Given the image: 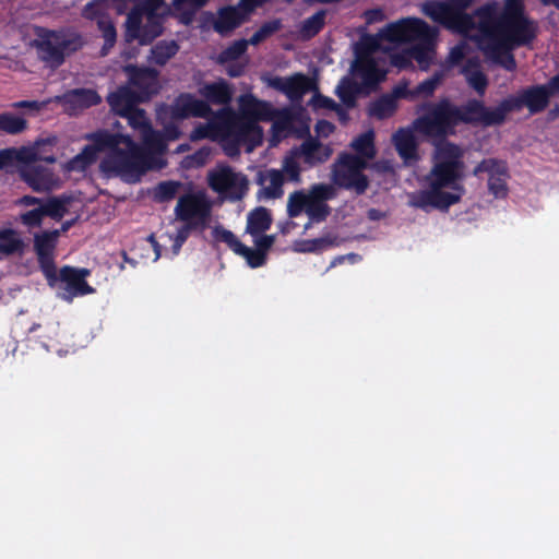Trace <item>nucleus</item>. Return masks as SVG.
I'll use <instances>...</instances> for the list:
<instances>
[{
    "label": "nucleus",
    "mask_w": 559,
    "mask_h": 559,
    "mask_svg": "<svg viewBox=\"0 0 559 559\" xmlns=\"http://www.w3.org/2000/svg\"><path fill=\"white\" fill-rule=\"evenodd\" d=\"M180 187L181 182L179 181H162L154 189V200L160 203L169 202L176 197Z\"/></svg>",
    "instance_id": "nucleus-52"
},
{
    "label": "nucleus",
    "mask_w": 559,
    "mask_h": 559,
    "mask_svg": "<svg viewBox=\"0 0 559 559\" xmlns=\"http://www.w3.org/2000/svg\"><path fill=\"white\" fill-rule=\"evenodd\" d=\"M216 140H218L221 142L222 148L228 157L239 156L241 145L245 144L239 139L231 136V135H226L224 132H219Z\"/></svg>",
    "instance_id": "nucleus-59"
},
{
    "label": "nucleus",
    "mask_w": 559,
    "mask_h": 559,
    "mask_svg": "<svg viewBox=\"0 0 559 559\" xmlns=\"http://www.w3.org/2000/svg\"><path fill=\"white\" fill-rule=\"evenodd\" d=\"M424 13L435 22L447 25L453 28V21L451 19L447 1H429L423 7Z\"/></svg>",
    "instance_id": "nucleus-41"
},
{
    "label": "nucleus",
    "mask_w": 559,
    "mask_h": 559,
    "mask_svg": "<svg viewBox=\"0 0 559 559\" xmlns=\"http://www.w3.org/2000/svg\"><path fill=\"white\" fill-rule=\"evenodd\" d=\"M325 10H319L311 16L307 17L301 25V32L306 37L318 35L325 24Z\"/></svg>",
    "instance_id": "nucleus-51"
},
{
    "label": "nucleus",
    "mask_w": 559,
    "mask_h": 559,
    "mask_svg": "<svg viewBox=\"0 0 559 559\" xmlns=\"http://www.w3.org/2000/svg\"><path fill=\"white\" fill-rule=\"evenodd\" d=\"M283 27L282 20L281 19H273L271 21L264 22L249 38L250 45L257 46L260 43L266 40L271 36H273L275 33L281 31Z\"/></svg>",
    "instance_id": "nucleus-49"
},
{
    "label": "nucleus",
    "mask_w": 559,
    "mask_h": 559,
    "mask_svg": "<svg viewBox=\"0 0 559 559\" xmlns=\"http://www.w3.org/2000/svg\"><path fill=\"white\" fill-rule=\"evenodd\" d=\"M200 95L204 98L210 106L221 105L227 106L233 98V90L225 80L217 82L206 83L199 88Z\"/></svg>",
    "instance_id": "nucleus-23"
},
{
    "label": "nucleus",
    "mask_w": 559,
    "mask_h": 559,
    "mask_svg": "<svg viewBox=\"0 0 559 559\" xmlns=\"http://www.w3.org/2000/svg\"><path fill=\"white\" fill-rule=\"evenodd\" d=\"M124 134L111 133L108 130H98L86 135V139L100 152H112L117 145H121Z\"/></svg>",
    "instance_id": "nucleus-34"
},
{
    "label": "nucleus",
    "mask_w": 559,
    "mask_h": 559,
    "mask_svg": "<svg viewBox=\"0 0 559 559\" xmlns=\"http://www.w3.org/2000/svg\"><path fill=\"white\" fill-rule=\"evenodd\" d=\"M98 29L102 32V35L105 39V45L103 49L111 48L114 47L116 43L117 32L116 27L110 20V17H103L98 20Z\"/></svg>",
    "instance_id": "nucleus-61"
},
{
    "label": "nucleus",
    "mask_w": 559,
    "mask_h": 559,
    "mask_svg": "<svg viewBox=\"0 0 559 559\" xmlns=\"http://www.w3.org/2000/svg\"><path fill=\"white\" fill-rule=\"evenodd\" d=\"M334 197L331 186L316 183L310 188V199L306 214L312 223L324 222L331 213V207L326 204L328 200Z\"/></svg>",
    "instance_id": "nucleus-19"
},
{
    "label": "nucleus",
    "mask_w": 559,
    "mask_h": 559,
    "mask_svg": "<svg viewBox=\"0 0 559 559\" xmlns=\"http://www.w3.org/2000/svg\"><path fill=\"white\" fill-rule=\"evenodd\" d=\"M121 117L128 120L130 127H132L134 130H139L140 132H143V130L151 126V121L147 118L145 110L139 108L138 105L130 109V111L123 114Z\"/></svg>",
    "instance_id": "nucleus-53"
},
{
    "label": "nucleus",
    "mask_w": 559,
    "mask_h": 559,
    "mask_svg": "<svg viewBox=\"0 0 559 559\" xmlns=\"http://www.w3.org/2000/svg\"><path fill=\"white\" fill-rule=\"evenodd\" d=\"M248 45H250V39L235 40L221 52V62H229L239 59L247 51Z\"/></svg>",
    "instance_id": "nucleus-54"
},
{
    "label": "nucleus",
    "mask_w": 559,
    "mask_h": 559,
    "mask_svg": "<svg viewBox=\"0 0 559 559\" xmlns=\"http://www.w3.org/2000/svg\"><path fill=\"white\" fill-rule=\"evenodd\" d=\"M83 46V36L71 29L40 28L34 40L39 60L52 69L61 67L67 57L79 51Z\"/></svg>",
    "instance_id": "nucleus-3"
},
{
    "label": "nucleus",
    "mask_w": 559,
    "mask_h": 559,
    "mask_svg": "<svg viewBox=\"0 0 559 559\" xmlns=\"http://www.w3.org/2000/svg\"><path fill=\"white\" fill-rule=\"evenodd\" d=\"M145 23L143 24L142 33L140 35V44L148 45L155 38L162 35L163 27V15L162 14H144Z\"/></svg>",
    "instance_id": "nucleus-38"
},
{
    "label": "nucleus",
    "mask_w": 559,
    "mask_h": 559,
    "mask_svg": "<svg viewBox=\"0 0 559 559\" xmlns=\"http://www.w3.org/2000/svg\"><path fill=\"white\" fill-rule=\"evenodd\" d=\"M82 16L86 20L96 21L97 24L99 19L108 17L105 13L103 0H92L86 3L82 10Z\"/></svg>",
    "instance_id": "nucleus-62"
},
{
    "label": "nucleus",
    "mask_w": 559,
    "mask_h": 559,
    "mask_svg": "<svg viewBox=\"0 0 559 559\" xmlns=\"http://www.w3.org/2000/svg\"><path fill=\"white\" fill-rule=\"evenodd\" d=\"M284 175L278 169L271 168L260 170L255 177V182L261 186L258 197L264 199H280L284 193Z\"/></svg>",
    "instance_id": "nucleus-21"
},
{
    "label": "nucleus",
    "mask_w": 559,
    "mask_h": 559,
    "mask_svg": "<svg viewBox=\"0 0 559 559\" xmlns=\"http://www.w3.org/2000/svg\"><path fill=\"white\" fill-rule=\"evenodd\" d=\"M209 122L206 124L198 126L192 132V139H213L216 140L222 129L218 127V123L222 119V110L213 111V115L210 116Z\"/></svg>",
    "instance_id": "nucleus-43"
},
{
    "label": "nucleus",
    "mask_w": 559,
    "mask_h": 559,
    "mask_svg": "<svg viewBox=\"0 0 559 559\" xmlns=\"http://www.w3.org/2000/svg\"><path fill=\"white\" fill-rule=\"evenodd\" d=\"M27 129V121L23 117L12 112L0 114V131L16 135L23 133Z\"/></svg>",
    "instance_id": "nucleus-44"
},
{
    "label": "nucleus",
    "mask_w": 559,
    "mask_h": 559,
    "mask_svg": "<svg viewBox=\"0 0 559 559\" xmlns=\"http://www.w3.org/2000/svg\"><path fill=\"white\" fill-rule=\"evenodd\" d=\"M99 168L107 176H118L134 182L151 168V157L130 135H124L121 145L106 154Z\"/></svg>",
    "instance_id": "nucleus-2"
},
{
    "label": "nucleus",
    "mask_w": 559,
    "mask_h": 559,
    "mask_svg": "<svg viewBox=\"0 0 559 559\" xmlns=\"http://www.w3.org/2000/svg\"><path fill=\"white\" fill-rule=\"evenodd\" d=\"M467 84L476 91L479 96H483L488 87L489 81L487 75L481 70L480 61L475 58H468L461 69Z\"/></svg>",
    "instance_id": "nucleus-26"
},
{
    "label": "nucleus",
    "mask_w": 559,
    "mask_h": 559,
    "mask_svg": "<svg viewBox=\"0 0 559 559\" xmlns=\"http://www.w3.org/2000/svg\"><path fill=\"white\" fill-rule=\"evenodd\" d=\"M475 16L478 17V28L480 32L490 40H493L498 32L497 24L500 19V14H497L495 7L490 4L481 5L475 10Z\"/></svg>",
    "instance_id": "nucleus-33"
},
{
    "label": "nucleus",
    "mask_w": 559,
    "mask_h": 559,
    "mask_svg": "<svg viewBox=\"0 0 559 559\" xmlns=\"http://www.w3.org/2000/svg\"><path fill=\"white\" fill-rule=\"evenodd\" d=\"M293 153L301 157L308 167H314L329 160L333 150L317 138L309 136L298 147H294Z\"/></svg>",
    "instance_id": "nucleus-20"
},
{
    "label": "nucleus",
    "mask_w": 559,
    "mask_h": 559,
    "mask_svg": "<svg viewBox=\"0 0 559 559\" xmlns=\"http://www.w3.org/2000/svg\"><path fill=\"white\" fill-rule=\"evenodd\" d=\"M298 158H300L299 156H297L296 154L293 153V150L290 151V154L288 156H286L283 160V168H282V173L283 175L285 174L288 178V180L295 182V183H300L301 182V176H300V166H299V163H298Z\"/></svg>",
    "instance_id": "nucleus-55"
},
{
    "label": "nucleus",
    "mask_w": 559,
    "mask_h": 559,
    "mask_svg": "<svg viewBox=\"0 0 559 559\" xmlns=\"http://www.w3.org/2000/svg\"><path fill=\"white\" fill-rule=\"evenodd\" d=\"M393 145L404 160H415L418 158V143L414 132L409 128H400L392 135Z\"/></svg>",
    "instance_id": "nucleus-27"
},
{
    "label": "nucleus",
    "mask_w": 559,
    "mask_h": 559,
    "mask_svg": "<svg viewBox=\"0 0 559 559\" xmlns=\"http://www.w3.org/2000/svg\"><path fill=\"white\" fill-rule=\"evenodd\" d=\"M353 70L355 74L361 79V87L374 90L378 84L384 79V72H382L374 59L355 60Z\"/></svg>",
    "instance_id": "nucleus-25"
},
{
    "label": "nucleus",
    "mask_w": 559,
    "mask_h": 559,
    "mask_svg": "<svg viewBox=\"0 0 559 559\" xmlns=\"http://www.w3.org/2000/svg\"><path fill=\"white\" fill-rule=\"evenodd\" d=\"M222 110V119L218 127L226 135H231L243 143H250L248 151H251L255 145L261 143L262 129L258 123L246 120L238 116L229 107H224Z\"/></svg>",
    "instance_id": "nucleus-13"
},
{
    "label": "nucleus",
    "mask_w": 559,
    "mask_h": 559,
    "mask_svg": "<svg viewBox=\"0 0 559 559\" xmlns=\"http://www.w3.org/2000/svg\"><path fill=\"white\" fill-rule=\"evenodd\" d=\"M69 198L67 197H48L40 204L44 216H48L55 221H61L68 212Z\"/></svg>",
    "instance_id": "nucleus-42"
},
{
    "label": "nucleus",
    "mask_w": 559,
    "mask_h": 559,
    "mask_svg": "<svg viewBox=\"0 0 559 559\" xmlns=\"http://www.w3.org/2000/svg\"><path fill=\"white\" fill-rule=\"evenodd\" d=\"M44 217L45 216L41 206H37L33 210L22 213L20 215V222L22 225L29 229L38 228L41 226Z\"/></svg>",
    "instance_id": "nucleus-63"
},
{
    "label": "nucleus",
    "mask_w": 559,
    "mask_h": 559,
    "mask_svg": "<svg viewBox=\"0 0 559 559\" xmlns=\"http://www.w3.org/2000/svg\"><path fill=\"white\" fill-rule=\"evenodd\" d=\"M62 99L64 104L75 109L90 108L100 103V96L91 88L71 90L63 95Z\"/></svg>",
    "instance_id": "nucleus-32"
},
{
    "label": "nucleus",
    "mask_w": 559,
    "mask_h": 559,
    "mask_svg": "<svg viewBox=\"0 0 559 559\" xmlns=\"http://www.w3.org/2000/svg\"><path fill=\"white\" fill-rule=\"evenodd\" d=\"M248 19L238 5L227 7L218 12L217 20L214 22V29L224 35L239 27Z\"/></svg>",
    "instance_id": "nucleus-28"
},
{
    "label": "nucleus",
    "mask_w": 559,
    "mask_h": 559,
    "mask_svg": "<svg viewBox=\"0 0 559 559\" xmlns=\"http://www.w3.org/2000/svg\"><path fill=\"white\" fill-rule=\"evenodd\" d=\"M397 108V103L394 97L389 94L380 96L374 102L370 103L368 115L377 119H386L394 115Z\"/></svg>",
    "instance_id": "nucleus-37"
},
{
    "label": "nucleus",
    "mask_w": 559,
    "mask_h": 559,
    "mask_svg": "<svg viewBox=\"0 0 559 559\" xmlns=\"http://www.w3.org/2000/svg\"><path fill=\"white\" fill-rule=\"evenodd\" d=\"M23 241L15 236L14 230L4 229L0 230V253L10 255L21 251Z\"/></svg>",
    "instance_id": "nucleus-50"
},
{
    "label": "nucleus",
    "mask_w": 559,
    "mask_h": 559,
    "mask_svg": "<svg viewBox=\"0 0 559 559\" xmlns=\"http://www.w3.org/2000/svg\"><path fill=\"white\" fill-rule=\"evenodd\" d=\"M209 0H173L171 5L180 23L189 25L194 20L197 12L206 4Z\"/></svg>",
    "instance_id": "nucleus-35"
},
{
    "label": "nucleus",
    "mask_w": 559,
    "mask_h": 559,
    "mask_svg": "<svg viewBox=\"0 0 559 559\" xmlns=\"http://www.w3.org/2000/svg\"><path fill=\"white\" fill-rule=\"evenodd\" d=\"M391 43L435 41L437 32L418 17H406L386 25L382 33Z\"/></svg>",
    "instance_id": "nucleus-8"
},
{
    "label": "nucleus",
    "mask_w": 559,
    "mask_h": 559,
    "mask_svg": "<svg viewBox=\"0 0 559 559\" xmlns=\"http://www.w3.org/2000/svg\"><path fill=\"white\" fill-rule=\"evenodd\" d=\"M269 85L285 94L290 100H299L305 94L314 88L313 81L304 73H295L290 76H274Z\"/></svg>",
    "instance_id": "nucleus-18"
},
{
    "label": "nucleus",
    "mask_w": 559,
    "mask_h": 559,
    "mask_svg": "<svg viewBox=\"0 0 559 559\" xmlns=\"http://www.w3.org/2000/svg\"><path fill=\"white\" fill-rule=\"evenodd\" d=\"M170 117L182 121L189 118H209L213 115L212 107L191 93H180L169 107Z\"/></svg>",
    "instance_id": "nucleus-16"
},
{
    "label": "nucleus",
    "mask_w": 559,
    "mask_h": 559,
    "mask_svg": "<svg viewBox=\"0 0 559 559\" xmlns=\"http://www.w3.org/2000/svg\"><path fill=\"white\" fill-rule=\"evenodd\" d=\"M179 45L176 40H160L151 49L152 60L157 66H165L168 60L177 55Z\"/></svg>",
    "instance_id": "nucleus-40"
},
{
    "label": "nucleus",
    "mask_w": 559,
    "mask_h": 559,
    "mask_svg": "<svg viewBox=\"0 0 559 559\" xmlns=\"http://www.w3.org/2000/svg\"><path fill=\"white\" fill-rule=\"evenodd\" d=\"M361 91L362 87L358 82L343 78L336 87V95L346 108L353 109L357 105V97Z\"/></svg>",
    "instance_id": "nucleus-36"
},
{
    "label": "nucleus",
    "mask_w": 559,
    "mask_h": 559,
    "mask_svg": "<svg viewBox=\"0 0 559 559\" xmlns=\"http://www.w3.org/2000/svg\"><path fill=\"white\" fill-rule=\"evenodd\" d=\"M238 116L246 120L258 123L261 120L269 119L270 105L266 102L260 100L253 96H248L241 99L240 114Z\"/></svg>",
    "instance_id": "nucleus-30"
},
{
    "label": "nucleus",
    "mask_w": 559,
    "mask_h": 559,
    "mask_svg": "<svg viewBox=\"0 0 559 559\" xmlns=\"http://www.w3.org/2000/svg\"><path fill=\"white\" fill-rule=\"evenodd\" d=\"M550 99L545 86L540 84L521 88L515 95H510L501 100L504 120L508 114L527 108L531 115H537L547 109Z\"/></svg>",
    "instance_id": "nucleus-11"
},
{
    "label": "nucleus",
    "mask_w": 559,
    "mask_h": 559,
    "mask_svg": "<svg viewBox=\"0 0 559 559\" xmlns=\"http://www.w3.org/2000/svg\"><path fill=\"white\" fill-rule=\"evenodd\" d=\"M350 147L356 152L355 156L364 158L366 162L376 156L374 133L367 131L355 138Z\"/></svg>",
    "instance_id": "nucleus-39"
},
{
    "label": "nucleus",
    "mask_w": 559,
    "mask_h": 559,
    "mask_svg": "<svg viewBox=\"0 0 559 559\" xmlns=\"http://www.w3.org/2000/svg\"><path fill=\"white\" fill-rule=\"evenodd\" d=\"M473 2L474 0H447L453 28L467 32L476 27L475 16L465 12Z\"/></svg>",
    "instance_id": "nucleus-24"
},
{
    "label": "nucleus",
    "mask_w": 559,
    "mask_h": 559,
    "mask_svg": "<svg viewBox=\"0 0 559 559\" xmlns=\"http://www.w3.org/2000/svg\"><path fill=\"white\" fill-rule=\"evenodd\" d=\"M107 103L111 110L121 117L142 103V99L130 86H120L107 96Z\"/></svg>",
    "instance_id": "nucleus-22"
},
{
    "label": "nucleus",
    "mask_w": 559,
    "mask_h": 559,
    "mask_svg": "<svg viewBox=\"0 0 559 559\" xmlns=\"http://www.w3.org/2000/svg\"><path fill=\"white\" fill-rule=\"evenodd\" d=\"M507 168L502 164L497 168L488 178V189L496 198H506L508 194V187L506 182Z\"/></svg>",
    "instance_id": "nucleus-45"
},
{
    "label": "nucleus",
    "mask_w": 559,
    "mask_h": 559,
    "mask_svg": "<svg viewBox=\"0 0 559 559\" xmlns=\"http://www.w3.org/2000/svg\"><path fill=\"white\" fill-rule=\"evenodd\" d=\"M144 13L139 10H133L127 17V36L130 40L136 39L140 43V35L143 28L142 16Z\"/></svg>",
    "instance_id": "nucleus-57"
},
{
    "label": "nucleus",
    "mask_w": 559,
    "mask_h": 559,
    "mask_svg": "<svg viewBox=\"0 0 559 559\" xmlns=\"http://www.w3.org/2000/svg\"><path fill=\"white\" fill-rule=\"evenodd\" d=\"M514 47L500 40H491L486 49V53L495 63L512 72L516 69V61L511 52V49Z\"/></svg>",
    "instance_id": "nucleus-29"
},
{
    "label": "nucleus",
    "mask_w": 559,
    "mask_h": 559,
    "mask_svg": "<svg viewBox=\"0 0 559 559\" xmlns=\"http://www.w3.org/2000/svg\"><path fill=\"white\" fill-rule=\"evenodd\" d=\"M52 145L53 141L50 139L38 140L32 148L24 150L19 155V159L25 163L20 169V176L35 192L49 191L57 181L55 173L50 168L35 165L38 160L48 164H55L57 162L53 154H44L43 148Z\"/></svg>",
    "instance_id": "nucleus-5"
},
{
    "label": "nucleus",
    "mask_w": 559,
    "mask_h": 559,
    "mask_svg": "<svg viewBox=\"0 0 559 559\" xmlns=\"http://www.w3.org/2000/svg\"><path fill=\"white\" fill-rule=\"evenodd\" d=\"M207 183L214 192L233 201L241 200L246 195L249 186L248 178L240 173H235L228 165H218L210 170Z\"/></svg>",
    "instance_id": "nucleus-10"
},
{
    "label": "nucleus",
    "mask_w": 559,
    "mask_h": 559,
    "mask_svg": "<svg viewBox=\"0 0 559 559\" xmlns=\"http://www.w3.org/2000/svg\"><path fill=\"white\" fill-rule=\"evenodd\" d=\"M367 166L364 158L343 153L333 166L332 181L341 189L355 191L356 194L361 195L369 187V179L364 174Z\"/></svg>",
    "instance_id": "nucleus-7"
},
{
    "label": "nucleus",
    "mask_w": 559,
    "mask_h": 559,
    "mask_svg": "<svg viewBox=\"0 0 559 559\" xmlns=\"http://www.w3.org/2000/svg\"><path fill=\"white\" fill-rule=\"evenodd\" d=\"M123 71L128 75L130 87L141 96L142 102L159 92V72L156 69L127 64Z\"/></svg>",
    "instance_id": "nucleus-15"
},
{
    "label": "nucleus",
    "mask_w": 559,
    "mask_h": 559,
    "mask_svg": "<svg viewBox=\"0 0 559 559\" xmlns=\"http://www.w3.org/2000/svg\"><path fill=\"white\" fill-rule=\"evenodd\" d=\"M310 192L306 193L304 190H296L292 192L287 200V215L290 218L298 217L302 212L306 213Z\"/></svg>",
    "instance_id": "nucleus-46"
},
{
    "label": "nucleus",
    "mask_w": 559,
    "mask_h": 559,
    "mask_svg": "<svg viewBox=\"0 0 559 559\" xmlns=\"http://www.w3.org/2000/svg\"><path fill=\"white\" fill-rule=\"evenodd\" d=\"M456 114L457 124L492 127L506 121L501 102L495 108H489L481 100L472 98L461 106L456 105Z\"/></svg>",
    "instance_id": "nucleus-12"
},
{
    "label": "nucleus",
    "mask_w": 559,
    "mask_h": 559,
    "mask_svg": "<svg viewBox=\"0 0 559 559\" xmlns=\"http://www.w3.org/2000/svg\"><path fill=\"white\" fill-rule=\"evenodd\" d=\"M464 151L450 141L439 142L432 154V166L425 177L427 189L409 195V205L428 212L430 209L448 211L465 194Z\"/></svg>",
    "instance_id": "nucleus-1"
},
{
    "label": "nucleus",
    "mask_w": 559,
    "mask_h": 559,
    "mask_svg": "<svg viewBox=\"0 0 559 559\" xmlns=\"http://www.w3.org/2000/svg\"><path fill=\"white\" fill-rule=\"evenodd\" d=\"M141 138L145 150L151 156L152 152H163L165 150V143L163 135L159 131L154 130L152 124L141 132Z\"/></svg>",
    "instance_id": "nucleus-48"
},
{
    "label": "nucleus",
    "mask_w": 559,
    "mask_h": 559,
    "mask_svg": "<svg viewBox=\"0 0 559 559\" xmlns=\"http://www.w3.org/2000/svg\"><path fill=\"white\" fill-rule=\"evenodd\" d=\"M236 254L245 258L248 265L252 269L263 266L266 263L267 259V257L264 255L263 252H260L258 249L249 248L243 243L240 246Z\"/></svg>",
    "instance_id": "nucleus-58"
},
{
    "label": "nucleus",
    "mask_w": 559,
    "mask_h": 559,
    "mask_svg": "<svg viewBox=\"0 0 559 559\" xmlns=\"http://www.w3.org/2000/svg\"><path fill=\"white\" fill-rule=\"evenodd\" d=\"M420 110L423 115L417 117L414 122V129L428 138L447 141L445 138L456 133V105L449 98H442L437 103H425Z\"/></svg>",
    "instance_id": "nucleus-4"
},
{
    "label": "nucleus",
    "mask_w": 559,
    "mask_h": 559,
    "mask_svg": "<svg viewBox=\"0 0 559 559\" xmlns=\"http://www.w3.org/2000/svg\"><path fill=\"white\" fill-rule=\"evenodd\" d=\"M98 153L92 143L85 145L82 152L69 162V168L72 170H84L96 162Z\"/></svg>",
    "instance_id": "nucleus-47"
},
{
    "label": "nucleus",
    "mask_w": 559,
    "mask_h": 559,
    "mask_svg": "<svg viewBox=\"0 0 559 559\" xmlns=\"http://www.w3.org/2000/svg\"><path fill=\"white\" fill-rule=\"evenodd\" d=\"M60 230H45L34 236V250L39 266L48 282L57 281V269L55 264V249L57 247Z\"/></svg>",
    "instance_id": "nucleus-14"
},
{
    "label": "nucleus",
    "mask_w": 559,
    "mask_h": 559,
    "mask_svg": "<svg viewBox=\"0 0 559 559\" xmlns=\"http://www.w3.org/2000/svg\"><path fill=\"white\" fill-rule=\"evenodd\" d=\"M212 204L205 193L188 192L179 197L175 207V216L182 223H192L203 231L211 217Z\"/></svg>",
    "instance_id": "nucleus-9"
},
{
    "label": "nucleus",
    "mask_w": 559,
    "mask_h": 559,
    "mask_svg": "<svg viewBox=\"0 0 559 559\" xmlns=\"http://www.w3.org/2000/svg\"><path fill=\"white\" fill-rule=\"evenodd\" d=\"M378 43L373 37H366L356 45L355 53L356 60L373 59L372 53L377 50Z\"/></svg>",
    "instance_id": "nucleus-64"
},
{
    "label": "nucleus",
    "mask_w": 559,
    "mask_h": 559,
    "mask_svg": "<svg viewBox=\"0 0 559 559\" xmlns=\"http://www.w3.org/2000/svg\"><path fill=\"white\" fill-rule=\"evenodd\" d=\"M498 32L493 40H500L516 47L530 45L537 35V25L531 20L520 4L513 2L504 5L498 21Z\"/></svg>",
    "instance_id": "nucleus-6"
},
{
    "label": "nucleus",
    "mask_w": 559,
    "mask_h": 559,
    "mask_svg": "<svg viewBox=\"0 0 559 559\" xmlns=\"http://www.w3.org/2000/svg\"><path fill=\"white\" fill-rule=\"evenodd\" d=\"M212 236L216 241L225 242L234 253H237L242 245L233 231L222 226H215L212 230Z\"/></svg>",
    "instance_id": "nucleus-56"
},
{
    "label": "nucleus",
    "mask_w": 559,
    "mask_h": 559,
    "mask_svg": "<svg viewBox=\"0 0 559 559\" xmlns=\"http://www.w3.org/2000/svg\"><path fill=\"white\" fill-rule=\"evenodd\" d=\"M272 215L270 210L263 206H258L249 212L247 216L246 233L252 237L260 236L272 226Z\"/></svg>",
    "instance_id": "nucleus-31"
},
{
    "label": "nucleus",
    "mask_w": 559,
    "mask_h": 559,
    "mask_svg": "<svg viewBox=\"0 0 559 559\" xmlns=\"http://www.w3.org/2000/svg\"><path fill=\"white\" fill-rule=\"evenodd\" d=\"M442 75L440 73H435L432 76L424 80L418 85L414 87L415 97L419 96H431L441 82Z\"/></svg>",
    "instance_id": "nucleus-60"
},
{
    "label": "nucleus",
    "mask_w": 559,
    "mask_h": 559,
    "mask_svg": "<svg viewBox=\"0 0 559 559\" xmlns=\"http://www.w3.org/2000/svg\"><path fill=\"white\" fill-rule=\"evenodd\" d=\"M91 275V270L85 267H73L64 265L59 270L57 280L64 283V289L69 294L63 296L64 299L71 301L74 296H84L93 294L95 289L85 281Z\"/></svg>",
    "instance_id": "nucleus-17"
}]
</instances>
